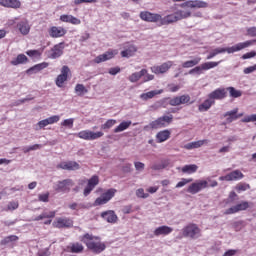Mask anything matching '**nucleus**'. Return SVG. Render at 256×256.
Returning <instances> with one entry per match:
<instances>
[{"label": "nucleus", "mask_w": 256, "mask_h": 256, "mask_svg": "<svg viewBox=\"0 0 256 256\" xmlns=\"http://www.w3.org/2000/svg\"><path fill=\"white\" fill-rule=\"evenodd\" d=\"M253 43H255V40H248L245 42H240L235 44L232 47H218L215 48L213 50H211L209 52V55L207 56V59H213L214 57H217V55H221L223 53H228L229 55L233 54V53H237L239 51H243V49H247V47H251V45H253Z\"/></svg>", "instance_id": "nucleus-1"}, {"label": "nucleus", "mask_w": 256, "mask_h": 256, "mask_svg": "<svg viewBox=\"0 0 256 256\" xmlns=\"http://www.w3.org/2000/svg\"><path fill=\"white\" fill-rule=\"evenodd\" d=\"M82 243L86 244V247L93 251V253H103V250L106 249L105 243L101 242L99 237L93 236L92 234H85L81 238Z\"/></svg>", "instance_id": "nucleus-2"}, {"label": "nucleus", "mask_w": 256, "mask_h": 256, "mask_svg": "<svg viewBox=\"0 0 256 256\" xmlns=\"http://www.w3.org/2000/svg\"><path fill=\"white\" fill-rule=\"evenodd\" d=\"M191 17V11L189 10H178L173 14L167 15L160 19L159 25H170V23H177V21H181V19H187Z\"/></svg>", "instance_id": "nucleus-3"}, {"label": "nucleus", "mask_w": 256, "mask_h": 256, "mask_svg": "<svg viewBox=\"0 0 256 256\" xmlns=\"http://www.w3.org/2000/svg\"><path fill=\"white\" fill-rule=\"evenodd\" d=\"M75 185V182L71 179L59 180L54 183L53 189L56 193H69L71 191V187Z\"/></svg>", "instance_id": "nucleus-4"}, {"label": "nucleus", "mask_w": 256, "mask_h": 256, "mask_svg": "<svg viewBox=\"0 0 256 256\" xmlns=\"http://www.w3.org/2000/svg\"><path fill=\"white\" fill-rule=\"evenodd\" d=\"M79 139H83L84 141H95L97 139H101L104 133L102 131L93 132L91 130H82L75 134Z\"/></svg>", "instance_id": "nucleus-5"}, {"label": "nucleus", "mask_w": 256, "mask_h": 256, "mask_svg": "<svg viewBox=\"0 0 256 256\" xmlns=\"http://www.w3.org/2000/svg\"><path fill=\"white\" fill-rule=\"evenodd\" d=\"M184 237H190V239H198L201 237V229L197 224H189L182 229Z\"/></svg>", "instance_id": "nucleus-6"}, {"label": "nucleus", "mask_w": 256, "mask_h": 256, "mask_svg": "<svg viewBox=\"0 0 256 256\" xmlns=\"http://www.w3.org/2000/svg\"><path fill=\"white\" fill-rule=\"evenodd\" d=\"M208 187L209 182L207 180H198L188 187L187 193H190L191 195H197V193L203 191V189H207Z\"/></svg>", "instance_id": "nucleus-7"}, {"label": "nucleus", "mask_w": 256, "mask_h": 256, "mask_svg": "<svg viewBox=\"0 0 256 256\" xmlns=\"http://www.w3.org/2000/svg\"><path fill=\"white\" fill-rule=\"evenodd\" d=\"M115 193H117V190L115 189L107 190L95 200L94 207H98V205H106V203H109V200L115 197Z\"/></svg>", "instance_id": "nucleus-8"}, {"label": "nucleus", "mask_w": 256, "mask_h": 256, "mask_svg": "<svg viewBox=\"0 0 256 256\" xmlns=\"http://www.w3.org/2000/svg\"><path fill=\"white\" fill-rule=\"evenodd\" d=\"M173 121V115L162 116L150 123L151 129H162V127H167L169 123Z\"/></svg>", "instance_id": "nucleus-9"}, {"label": "nucleus", "mask_w": 256, "mask_h": 256, "mask_svg": "<svg viewBox=\"0 0 256 256\" xmlns=\"http://www.w3.org/2000/svg\"><path fill=\"white\" fill-rule=\"evenodd\" d=\"M63 49H65L64 43L56 44L51 50L46 52L48 59H59L63 55Z\"/></svg>", "instance_id": "nucleus-10"}, {"label": "nucleus", "mask_w": 256, "mask_h": 256, "mask_svg": "<svg viewBox=\"0 0 256 256\" xmlns=\"http://www.w3.org/2000/svg\"><path fill=\"white\" fill-rule=\"evenodd\" d=\"M171 67H173V61H167L161 65L152 66L150 69L155 75H163V73H167Z\"/></svg>", "instance_id": "nucleus-11"}, {"label": "nucleus", "mask_w": 256, "mask_h": 256, "mask_svg": "<svg viewBox=\"0 0 256 256\" xmlns=\"http://www.w3.org/2000/svg\"><path fill=\"white\" fill-rule=\"evenodd\" d=\"M182 7H187L188 9H207L209 3L203 0H189L186 1Z\"/></svg>", "instance_id": "nucleus-12"}, {"label": "nucleus", "mask_w": 256, "mask_h": 256, "mask_svg": "<svg viewBox=\"0 0 256 256\" xmlns=\"http://www.w3.org/2000/svg\"><path fill=\"white\" fill-rule=\"evenodd\" d=\"M249 209V202L243 201L240 204L232 206L224 211V215H234V213H239V211H247Z\"/></svg>", "instance_id": "nucleus-13"}, {"label": "nucleus", "mask_w": 256, "mask_h": 256, "mask_svg": "<svg viewBox=\"0 0 256 256\" xmlns=\"http://www.w3.org/2000/svg\"><path fill=\"white\" fill-rule=\"evenodd\" d=\"M140 19H142V21H147L148 23H160L161 15L144 11L140 13Z\"/></svg>", "instance_id": "nucleus-14"}, {"label": "nucleus", "mask_w": 256, "mask_h": 256, "mask_svg": "<svg viewBox=\"0 0 256 256\" xmlns=\"http://www.w3.org/2000/svg\"><path fill=\"white\" fill-rule=\"evenodd\" d=\"M97 185H99V176L94 175L88 180V184L83 192L84 197H88V195H91V191H93V189H95Z\"/></svg>", "instance_id": "nucleus-15"}, {"label": "nucleus", "mask_w": 256, "mask_h": 256, "mask_svg": "<svg viewBox=\"0 0 256 256\" xmlns=\"http://www.w3.org/2000/svg\"><path fill=\"white\" fill-rule=\"evenodd\" d=\"M189 101H191V96L185 94L170 99L169 105H171L172 107H178L179 105H185L186 103H189Z\"/></svg>", "instance_id": "nucleus-16"}, {"label": "nucleus", "mask_w": 256, "mask_h": 256, "mask_svg": "<svg viewBox=\"0 0 256 256\" xmlns=\"http://www.w3.org/2000/svg\"><path fill=\"white\" fill-rule=\"evenodd\" d=\"M71 70L69 69V66H63L61 69V74L57 76L56 78V85L57 87H63V84L65 81H67V77H69V72Z\"/></svg>", "instance_id": "nucleus-17"}, {"label": "nucleus", "mask_w": 256, "mask_h": 256, "mask_svg": "<svg viewBox=\"0 0 256 256\" xmlns=\"http://www.w3.org/2000/svg\"><path fill=\"white\" fill-rule=\"evenodd\" d=\"M117 53H119V51H117V50H108L104 54L97 56L94 59V63H103L105 61H109L110 59H113V57H115V55H117Z\"/></svg>", "instance_id": "nucleus-18"}, {"label": "nucleus", "mask_w": 256, "mask_h": 256, "mask_svg": "<svg viewBox=\"0 0 256 256\" xmlns=\"http://www.w3.org/2000/svg\"><path fill=\"white\" fill-rule=\"evenodd\" d=\"M57 169H64L65 171H77L80 169L79 163L75 161L61 162L57 165Z\"/></svg>", "instance_id": "nucleus-19"}, {"label": "nucleus", "mask_w": 256, "mask_h": 256, "mask_svg": "<svg viewBox=\"0 0 256 256\" xmlns=\"http://www.w3.org/2000/svg\"><path fill=\"white\" fill-rule=\"evenodd\" d=\"M16 28L18 29L19 33H21V35H29V32L31 31V25H29V21L26 19L17 22Z\"/></svg>", "instance_id": "nucleus-20"}, {"label": "nucleus", "mask_w": 256, "mask_h": 256, "mask_svg": "<svg viewBox=\"0 0 256 256\" xmlns=\"http://www.w3.org/2000/svg\"><path fill=\"white\" fill-rule=\"evenodd\" d=\"M208 97H210L212 101H215V100L221 101V99H225V97H227V90L225 88H218L213 92H211L208 95Z\"/></svg>", "instance_id": "nucleus-21"}, {"label": "nucleus", "mask_w": 256, "mask_h": 256, "mask_svg": "<svg viewBox=\"0 0 256 256\" xmlns=\"http://www.w3.org/2000/svg\"><path fill=\"white\" fill-rule=\"evenodd\" d=\"M137 53V48L135 45L131 43H126L124 45V50L121 52V57H126L129 59V57H133Z\"/></svg>", "instance_id": "nucleus-22"}, {"label": "nucleus", "mask_w": 256, "mask_h": 256, "mask_svg": "<svg viewBox=\"0 0 256 256\" xmlns=\"http://www.w3.org/2000/svg\"><path fill=\"white\" fill-rule=\"evenodd\" d=\"M53 225L57 229H63V227H73V220L69 218H56Z\"/></svg>", "instance_id": "nucleus-23"}, {"label": "nucleus", "mask_w": 256, "mask_h": 256, "mask_svg": "<svg viewBox=\"0 0 256 256\" xmlns=\"http://www.w3.org/2000/svg\"><path fill=\"white\" fill-rule=\"evenodd\" d=\"M101 217L104 221H107V223H112V224L117 223V219H118L117 214H115V211L113 210L102 212Z\"/></svg>", "instance_id": "nucleus-24"}, {"label": "nucleus", "mask_w": 256, "mask_h": 256, "mask_svg": "<svg viewBox=\"0 0 256 256\" xmlns=\"http://www.w3.org/2000/svg\"><path fill=\"white\" fill-rule=\"evenodd\" d=\"M66 33H67V30H65V28L63 27L53 26L49 30L50 37H53L54 39L63 37Z\"/></svg>", "instance_id": "nucleus-25"}, {"label": "nucleus", "mask_w": 256, "mask_h": 256, "mask_svg": "<svg viewBox=\"0 0 256 256\" xmlns=\"http://www.w3.org/2000/svg\"><path fill=\"white\" fill-rule=\"evenodd\" d=\"M208 143L209 140L207 139L190 142L184 145V149L191 151L193 149H199L200 147H203V145H207Z\"/></svg>", "instance_id": "nucleus-26"}, {"label": "nucleus", "mask_w": 256, "mask_h": 256, "mask_svg": "<svg viewBox=\"0 0 256 256\" xmlns=\"http://www.w3.org/2000/svg\"><path fill=\"white\" fill-rule=\"evenodd\" d=\"M49 67V63L42 62L40 64H36L33 67L29 68L26 73L27 75H33L35 73H39V71H43V69H47Z\"/></svg>", "instance_id": "nucleus-27"}, {"label": "nucleus", "mask_w": 256, "mask_h": 256, "mask_svg": "<svg viewBox=\"0 0 256 256\" xmlns=\"http://www.w3.org/2000/svg\"><path fill=\"white\" fill-rule=\"evenodd\" d=\"M60 21L63 23H71V25H81V20L73 15H61Z\"/></svg>", "instance_id": "nucleus-28"}, {"label": "nucleus", "mask_w": 256, "mask_h": 256, "mask_svg": "<svg viewBox=\"0 0 256 256\" xmlns=\"http://www.w3.org/2000/svg\"><path fill=\"white\" fill-rule=\"evenodd\" d=\"M173 233V228L169 226H160L154 230V235L159 237L161 235H171Z\"/></svg>", "instance_id": "nucleus-29"}, {"label": "nucleus", "mask_w": 256, "mask_h": 256, "mask_svg": "<svg viewBox=\"0 0 256 256\" xmlns=\"http://www.w3.org/2000/svg\"><path fill=\"white\" fill-rule=\"evenodd\" d=\"M201 56H196L192 60H187L182 63L183 69H191V67H196V65H199L201 63Z\"/></svg>", "instance_id": "nucleus-30"}, {"label": "nucleus", "mask_w": 256, "mask_h": 256, "mask_svg": "<svg viewBox=\"0 0 256 256\" xmlns=\"http://www.w3.org/2000/svg\"><path fill=\"white\" fill-rule=\"evenodd\" d=\"M213 105H215V101L208 97V99L198 106V111H200V113L209 111L210 107H213Z\"/></svg>", "instance_id": "nucleus-31"}, {"label": "nucleus", "mask_w": 256, "mask_h": 256, "mask_svg": "<svg viewBox=\"0 0 256 256\" xmlns=\"http://www.w3.org/2000/svg\"><path fill=\"white\" fill-rule=\"evenodd\" d=\"M238 111L239 109L235 108L234 110L226 112L224 114V117H226V123H233V121H237V119H239V116H237Z\"/></svg>", "instance_id": "nucleus-32"}, {"label": "nucleus", "mask_w": 256, "mask_h": 256, "mask_svg": "<svg viewBox=\"0 0 256 256\" xmlns=\"http://www.w3.org/2000/svg\"><path fill=\"white\" fill-rule=\"evenodd\" d=\"M161 93H163V90H152L146 93H142L140 95V99H142V101H149V99H153L155 95H161Z\"/></svg>", "instance_id": "nucleus-33"}, {"label": "nucleus", "mask_w": 256, "mask_h": 256, "mask_svg": "<svg viewBox=\"0 0 256 256\" xmlns=\"http://www.w3.org/2000/svg\"><path fill=\"white\" fill-rule=\"evenodd\" d=\"M147 75V69H142L140 72H135L132 75L129 76V82L130 83H137L141 77H145Z\"/></svg>", "instance_id": "nucleus-34"}, {"label": "nucleus", "mask_w": 256, "mask_h": 256, "mask_svg": "<svg viewBox=\"0 0 256 256\" xmlns=\"http://www.w3.org/2000/svg\"><path fill=\"white\" fill-rule=\"evenodd\" d=\"M227 175L228 181H240V179H243L245 177V175H243V172L240 170H234Z\"/></svg>", "instance_id": "nucleus-35"}, {"label": "nucleus", "mask_w": 256, "mask_h": 256, "mask_svg": "<svg viewBox=\"0 0 256 256\" xmlns=\"http://www.w3.org/2000/svg\"><path fill=\"white\" fill-rule=\"evenodd\" d=\"M169 137H171V131L163 130L157 133L156 140L158 143H164V141H167Z\"/></svg>", "instance_id": "nucleus-36"}, {"label": "nucleus", "mask_w": 256, "mask_h": 256, "mask_svg": "<svg viewBox=\"0 0 256 256\" xmlns=\"http://www.w3.org/2000/svg\"><path fill=\"white\" fill-rule=\"evenodd\" d=\"M15 241H19V237L16 235H10L2 239L0 245L2 247H7V245H11V243H15Z\"/></svg>", "instance_id": "nucleus-37"}, {"label": "nucleus", "mask_w": 256, "mask_h": 256, "mask_svg": "<svg viewBox=\"0 0 256 256\" xmlns=\"http://www.w3.org/2000/svg\"><path fill=\"white\" fill-rule=\"evenodd\" d=\"M29 59L25 54H19L15 59L11 61V65L17 66V65H24V63H27Z\"/></svg>", "instance_id": "nucleus-38"}, {"label": "nucleus", "mask_w": 256, "mask_h": 256, "mask_svg": "<svg viewBox=\"0 0 256 256\" xmlns=\"http://www.w3.org/2000/svg\"><path fill=\"white\" fill-rule=\"evenodd\" d=\"M198 169H199V166L195 164H189V165H185L182 168V173H187L188 175H192V173H197Z\"/></svg>", "instance_id": "nucleus-39"}, {"label": "nucleus", "mask_w": 256, "mask_h": 256, "mask_svg": "<svg viewBox=\"0 0 256 256\" xmlns=\"http://www.w3.org/2000/svg\"><path fill=\"white\" fill-rule=\"evenodd\" d=\"M129 127H131V121H123L114 129V133H122V131L129 129Z\"/></svg>", "instance_id": "nucleus-40"}, {"label": "nucleus", "mask_w": 256, "mask_h": 256, "mask_svg": "<svg viewBox=\"0 0 256 256\" xmlns=\"http://www.w3.org/2000/svg\"><path fill=\"white\" fill-rule=\"evenodd\" d=\"M221 64V61L218 62H205L202 63V69L203 71H209V69H215V67H218Z\"/></svg>", "instance_id": "nucleus-41"}, {"label": "nucleus", "mask_w": 256, "mask_h": 256, "mask_svg": "<svg viewBox=\"0 0 256 256\" xmlns=\"http://www.w3.org/2000/svg\"><path fill=\"white\" fill-rule=\"evenodd\" d=\"M55 217V211L44 212L35 218V221H41L43 219H53Z\"/></svg>", "instance_id": "nucleus-42"}, {"label": "nucleus", "mask_w": 256, "mask_h": 256, "mask_svg": "<svg viewBox=\"0 0 256 256\" xmlns=\"http://www.w3.org/2000/svg\"><path fill=\"white\" fill-rule=\"evenodd\" d=\"M227 91H229L230 97H233L234 99H237L238 97H241V95H243L240 90H237L234 87H228Z\"/></svg>", "instance_id": "nucleus-43"}, {"label": "nucleus", "mask_w": 256, "mask_h": 256, "mask_svg": "<svg viewBox=\"0 0 256 256\" xmlns=\"http://www.w3.org/2000/svg\"><path fill=\"white\" fill-rule=\"evenodd\" d=\"M114 125H117V120L115 119H109L106 121V123H104L102 126H101V129H103L104 131L107 130V129H111V127H113Z\"/></svg>", "instance_id": "nucleus-44"}, {"label": "nucleus", "mask_w": 256, "mask_h": 256, "mask_svg": "<svg viewBox=\"0 0 256 256\" xmlns=\"http://www.w3.org/2000/svg\"><path fill=\"white\" fill-rule=\"evenodd\" d=\"M47 125H49V120L44 119L39 121L36 125H34V129L35 131H40V129H44V127H47Z\"/></svg>", "instance_id": "nucleus-45"}, {"label": "nucleus", "mask_w": 256, "mask_h": 256, "mask_svg": "<svg viewBox=\"0 0 256 256\" xmlns=\"http://www.w3.org/2000/svg\"><path fill=\"white\" fill-rule=\"evenodd\" d=\"M75 93L79 96L85 95L87 93V88L83 84H77L75 87Z\"/></svg>", "instance_id": "nucleus-46"}, {"label": "nucleus", "mask_w": 256, "mask_h": 256, "mask_svg": "<svg viewBox=\"0 0 256 256\" xmlns=\"http://www.w3.org/2000/svg\"><path fill=\"white\" fill-rule=\"evenodd\" d=\"M26 55H28V57H31L32 59H39L41 57V52L40 50H28L26 52Z\"/></svg>", "instance_id": "nucleus-47"}, {"label": "nucleus", "mask_w": 256, "mask_h": 256, "mask_svg": "<svg viewBox=\"0 0 256 256\" xmlns=\"http://www.w3.org/2000/svg\"><path fill=\"white\" fill-rule=\"evenodd\" d=\"M16 209H19V202L17 201L8 202L6 206V211H15Z\"/></svg>", "instance_id": "nucleus-48"}, {"label": "nucleus", "mask_w": 256, "mask_h": 256, "mask_svg": "<svg viewBox=\"0 0 256 256\" xmlns=\"http://www.w3.org/2000/svg\"><path fill=\"white\" fill-rule=\"evenodd\" d=\"M73 123H75V119H65L61 122V127H67L68 129H73Z\"/></svg>", "instance_id": "nucleus-49"}, {"label": "nucleus", "mask_w": 256, "mask_h": 256, "mask_svg": "<svg viewBox=\"0 0 256 256\" xmlns=\"http://www.w3.org/2000/svg\"><path fill=\"white\" fill-rule=\"evenodd\" d=\"M189 75H201L203 73V66H196L193 69L189 70Z\"/></svg>", "instance_id": "nucleus-50"}, {"label": "nucleus", "mask_w": 256, "mask_h": 256, "mask_svg": "<svg viewBox=\"0 0 256 256\" xmlns=\"http://www.w3.org/2000/svg\"><path fill=\"white\" fill-rule=\"evenodd\" d=\"M134 167L137 173H143V171H145V163L143 162L135 161Z\"/></svg>", "instance_id": "nucleus-51"}, {"label": "nucleus", "mask_w": 256, "mask_h": 256, "mask_svg": "<svg viewBox=\"0 0 256 256\" xmlns=\"http://www.w3.org/2000/svg\"><path fill=\"white\" fill-rule=\"evenodd\" d=\"M193 180L192 178L187 179V178H182L180 182L176 184V189H181V187H185L187 183H191Z\"/></svg>", "instance_id": "nucleus-52"}, {"label": "nucleus", "mask_w": 256, "mask_h": 256, "mask_svg": "<svg viewBox=\"0 0 256 256\" xmlns=\"http://www.w3.org/2000/svg\"><path fill=\"white\" fill-rule=\"evenodd\" d=\"M136 197H139L140 199H147V197H149V194L145 193V190L143 188H140L136 190Z\"/></svg>", "instance_id": "nucleus-53"}, {"label": "nucleus", "mask_w": 256, "mask_h": 256, "mask_svg": "<svg viewBox=\"0 0 256 256\" xmlns=\"http://www.w3.org/2000/svg\"><path fill=\"white\" fill-rule=\"evenodd\" d=\"M72 253H81L83 251V245L79 243H75L71 247Z\"/></svg>", "instance_id": "nucleus-54"}, {"label": "nucleus", "mask_w": 256, "mask_h": 256, "mask_svg": "<svg viewBox=\"0 0 256 256\" xmlns=\"http://www.w3.org/2000/svg\"><path fill=\"white\" fill-rule=\"evenodd\" d=\"M8 7L12 9H19L21 7V1L19 0H10Z\"/></svg>", "instance_id": "nucleus-55"}, {"label": "nucleus", "mask_w": 256, "mask_h": 256, "mask_svg": "<svg viewBox=\"0 0 256 256\" xmlns=\"http://www.w3.org/2000/svg\"><path fill=\"white\" fill-rule=\"evenodd\" d=\"M46 119L48 120L49 125H53L54 123H59V121L61 120V116L54 115Z\"/></svg>", "instance_id": "nucleus-56"}, {"label": "nucleus", "mask_w": 256, "mask_h": 256, "mask_svg": "<svg viewBox=\"0 0 256 256\" xmlns=\"http://www.w3.org/2000/svg\"><path fill=\"white\" fill-rule=\"evenodd\" d=\"M38 201L42 203H49V192L38 195Z\"/></svg>", "instance_id": "nucleus-57"}, {"label": "nucleus", "mask_w": 256, "mask_h": 256, "mask_svg": "<svg viewBox=\"0 0 256 256\" xmlns=\"http://www.w3.org/2000/svg\"><path fill=\"white\" fill-rule=\"evenodd\" d=\"M255 121H256V114H252V115L246 116L243 119L244 123H253Z\"/></svg>", "instance_id": "nucleus-58"}, {"label": "nucleus", "mask_w": 256, "mask_h": 256, "mask_svg": "<svg viewBox=\"0 0 256 256\" xmlns=\"http://www.w3.org/2000/svg\"><path fill=\"white\" fill-rule=\"evenodd\" d=\"M256 71V64L253 66H249L243 70L244 75H249L250 73H254Z\"/></svg>", "instance_id": "nucleus-59"}, {"label": "nucleus", "mask_w": 256, "mask_h": 256, "mask_svg": "<svg viewBox=\"0 0 256 256\" xmlns=\"http://www.w3.org/2000/svg\"><path fill=\"white\" fill-rule=\"evenodd\" d=\"M168 89H169V91H171V93H177V91H179V89H181V86L175 85V84H169Z\"/></svg>", "instance_id": "nucleus-60"}, {"label": "nucleus", "mask_w": 256, "mask_h": 256, "mask_svg": "<svg viewBox=\"0 0 256 256\" xmlns=\"http://www.w3.org/2000/svg\"><path fill=\"white\" fill-rule=\"evenodd\" d=\"M236 189L237 191H247V189H249V184H238Z\"/></svg>", "instance_id": "nucleus-61"}, {"label": "nucleus", "mask_w": 256, "mask_h": 256, "mask_svg": "<svg viewBox=\"0 0 256 256\" xmlns=\"http://www.w3.org/2000/svg\"><path fill=\"white\" fill-rule=\"evenodd\" d=\"M253 57H256V52H248L242 56V59H253Z\"/></svg>", "instance_id": "nucleus-62"}, {"label": "nucleus", "mask_w": 256, "mask_h": 256, "mask_svg": "<svg viewBox=\"0 0 256 256\" xmlns=\"http://www.w3.org/2000/svg\"><path fill=\"white\" fill-rule=\"evenodd\" d=\"M247 33H248V35H250V37H256V27L248 28Z\"/></svg>", "instance_id": "nucleus-63"}, {"label": "nucleus", "mask_w": 256, "mask_h": 256, "mask_svg": "<svg viewBox=\"0 0 256 256\" xmlns=\"http://www.w3.org/2000/svg\"><path fill=\"white\" fill-rule=\"evenodd\" d=\"M51 255V252H49V249H44L38 252V256H49Z\"/></svg>", "instance_id": "nucleus-64"}]
</instances>
